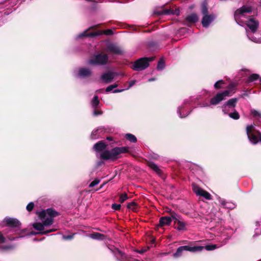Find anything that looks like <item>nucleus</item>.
I'll use <instances>...</instances> for the list:
<instances>
[{"label":"nucleus","mask_w":261,"mask_h":261,"mask_svg":"<svg viewBox=\"0 0 261 261\" xmlns=\"http://www.w3.org/2000/svg\"><path fill=\"white\" fill-rule=\"evenodd\" d=\"M252 11V7L244 6L235 12L234 17L238 24L241 25V23H245L249 29V30H246L248 39L254 42L260 43H261V36H259V33L256 32L258 27V21H256L252 17L246 20L244 19V18H247L248 14H250Z\"/></svg>","instance_id":"1"},{"label":"nucleus","mask_w":261,"mask_h":261,"mask_svg":"<svg viewBox=\"0 0 261 261\" xmlns=\"http://www.w3.org/2000/svg\"><path fill=\"white\" fill-rule=\"evenodd\" d=\"M57 213L51 208H48L38 213V216L42 223L36 222L33 225V227L40 231V233L45 234L55 231L57 229L51 228L45 230V227L51 225L54 222V218L57 216Z\"/></svg>","instance_id":"2"},{"label":"nucleus","mask_w":261,"mask_h":261,"mask_svg":"<svg viewBox=\"0 0 261 261\" xmlns=\"http://www.w3.org/2000/svg\"><path fill=\"white\" fill-rule=\"evenodd\" d=\"M129 150L128 147H117L111 150L103 151L100 153V157L105 160L115 161L120 157L121 154L127 152Z\"/></svg>","instance_id":"3"},{"label":"nucleus","mask_w":261,"mask_h":261,"mask_svg":"<svg viewBox=\"0 0 261 261\" xmlns=\"http://www.w3.org/2000/svg\"><path fill=\"white\" fill-rule=\"evenodd\" d=\"M246 133L251 143L255 144L259 141L261 142V133L256 129L254 124L247 126Z\"/></svg>","instance_id":"4"},{"label":"nucleus","mask_w":261,"mask_h":261,"mask_svg":"<svg viewBox=\"0 0 261 261\" xmlns=\"http://www.w3.org/2000/svg\"><path fill=\"white\" fill-rule=\"evenodd\" d=\"M203 250V246H182L178 247L176 251L173 254L174 258H178L182 256L185 251L192 252H200Z\"/></svg>","instance_id":"5"},{"label":"nucleus","mask_w":261,"mask_h":261,"mask_svg":"<svg viewBox=\"0 0 261 261\" xmlns=\"http://www.w3.org/2000/svg\"><path fill=\"white\" fill-rule=\"evenodd\" d=\"M201 13L203 15L201 20L202 25L204 28H208L216 18V16L213 14H208V9L204 4L202 6Z\"/></svg>","instance_id":"6"},{"label":"nucleus","mask_w":261,"mask_h":261,"mask_svg":"<svg viewBox=\"0 0 261 261\" xmlns=\"http://www.w3.org/2000/svg\"><path fill=\"white\" fill-rule=\"evenodd\" d=\"M153 60V58H141L137 60L133 64L132 68L136 71L144 70L149 66V62Z\"/></svg>","instance_id":"7"},{"label":"nucleus","mask_w":261,"mask_h":261,"mask_svg":"<svg viewBox=\"0 0 261 261\" xmlns=\"http://www.w3.org/2000/svg\"><path fill=\"white\" fill-rule=\"evenodd\" d=\"M108 57L106 54H99L88 61V63L93 65H102L107 64Z\"/></svg>","instance_id":"8"},{"label":"nucleus","mask_w":261,"mask_h":261,"mask_svg":"<svg viewBox=\"0 0 261 261\" xmlns=\"http://www.w3.org/2000/svg\"><path fill=\"white\" fill-rule=\"evenodd\" d=\"M89 29L85 30L84 32L81 33L77 36V38H82L83 37H95L99 35H101L102 34H105L106 35H111L113 34V31L112 30L108 29L105 31H98L96 32H92V33H88Z\"/></svg>","instance_id":"9"},{"label":"nucleus","mask_w":261,"mask_h":261,"mask_svg":"<svg viewBox=\"0 0 261 261\" xmlns=\"http://www.w3.org/2000/svg\"><path fill=\"white\" fill-rule=\"evenodd\" d=\"M232 93V90H227L218 93L214 97L211 99L210 104L212 105L218 104L220 101L224 99L225 97L230 96Z\"/></svg>","instance_id":"10"},{"label":"nucleus","mask_w":261,"mask_h":261,"mask_svg":"<svg viewBox=\"0 0 261 261\" xmlns=\"http://www.w3.org/2000/svg\"><path fill=\"white\" fill-rule=\"evenodd\" d=\"M193 192L198 196L202 197L206 200L212 199L211 195L195 184H192Z\"/></svg>","instance_id":"11"},{"label":"nucleus","mask_w":261,"mask_h":261,"mask_svg":"<svg viewBox=\"0 0 261 261\" xmlns=\"http://www.w3.org/2000/svg\"><path fill=\"white\" fill-rule=\"evenodd\" d=\"M238 101L236 98H231L228 100L223 106V112L224 114H227L230 109H233Z\"/></svg>","instance_id":"12"},{"label":"nucleus","mask_w":261,"mask_h":261,"mask_svg":"<svg viewBox=\"0 0 261 261\" xmlns=\"http://www.w3.org/2000/svg\"><path fill=\"white\" fill-rule=\"evenodd\" d=\"M107 47L109 52L118 55H121L123 53L121 47L113 43H108Z\"/></svg>","instance_id":"13"},{"label":"nucleus","mask_w":261,"mask_h":261,"mask_svg":"<svg viewBox=\"0 0 261 261\" xmlns=\"http://www.w3.org/2000/svg\"><path fill=\"white\" fill-rule=\"evenodd\" d=\"M117 75L116 73L108 72L103 73L101 76V80L106 83H111Z\"/></svg>","instance_id":"14"},{"label":"nucleus","mask_w":261,"mask_h":261,"mask_svg":"<svg viewBox=\"0 0 261 261\" xmlns=\"http://www.w3.org/2000/svg\"><path fill=\"white\" fill-rule=\"evenodd\" d=\"M4 222H5L8 226L11 227H18L20 225L18 220L12 218H6Z\"/></svg>","instance_id":"15"},{"label":"nucleus","mask_w":261,"mask_h":261,"mask_svg":"<svg viewBox=\"0 0 261 261\" xmlns=\"http://www.w3.org/2000/svg\"><path fill=\"white\" fill-rule=\"evenodd\" d=\"M91 71L87 68H81L79 70L77 76L80 77H87L91 74Z\"/></svg>","instance_id":"16"},{"label":"nucleus","mask_w":261,"mask_h":261,"mask_svg":"<svg viewBox=\"0 0 261 261\" xmlns=\"http://www.w3.org/2000/svg\"><path fill=\"white\" fill-rule=\"evenodd\" d=\"M175 228L179 231H185L186 230V224L179 219L177 221H174Z\"/></svg>","instance_id":"17"},{"label":"nucleus","mask_w":261,"mask_h":261,"mask_svg":"<svg viewBox=\"0 0 261 261\" xmlns=\"http://www.w3.org/2000/svg\"><path fill=\"white\" fill-rule=\"evenodd\" d=\"M217 199L220 202L221 205L224 207L232 209L234 207V204L231 202H227L225 200L221 199L220 197L218 196Z\"/></svg>","instance_id":"18"},{"label":"nucleus","mask_w":261,"mask_h":261,"mask_svg":"<svg viewBox=\"0 0 261 261\" xmlns=\"http://www.w3.org/2000/svg\"><path fill=\"white\" fill-rule=\"evenodd\" d=\"M106 147V144L103 141H99L94 145V149L96 151H101Z\"/></svg>","instance_id":"19"},{"label":"nucleus","mask_w":261,"mask_h":261,"mask_svg":"<svg viewBox=\"0 0 261 261\" xmlns=\"http://www.w3.org/2000/svg\"><path fill=\"white\" fill-rule=\"evenodd\" d=\"M172 221L170 217H163L160 219V223L162 226L165 225H169Z\"/></svg>","instance_id":"20"},{"label":"nucleus","mask_w":261,"mask_h":261,"mask_svg":"<svg viewBox=\"0 0 261 261\" xmlns=\"http://www.w3.org/2000/svg\"><path fill=\"white\" fill-rule=\"evenodd\" d=\"M186 20L191 23H195L198 20V17L195 13H192L187 16Z\"/></svg>","instance_id":"21"},{"label":"nucleus","mask_w":261,"mask_h":261,"mask_svg":"<svg viewBox=\"0 0 261 261\" xmlns=\"http://www.w3.org/2000/svg\"><path fill=\"white\" fill-rule=\"evenodd\" d=\"M90 237L93 239L103 240L105 236L101 233L98 232H94L90 235Z\"/></svg>","instance_id":"22"},{"label":"nucleus","mask_w":261,"mask_h":261,"mask_svg":"<svg viewBox=\"0 0 261 261\" xmlns=\"http://www.w3.org/2000/svg\"><path fill=\"white\" fill-rule=\"evenodd\" d=\"M5 238L4 237L3 235L0 232V249L2 250H7L8 249H10L11 247L10 246H4L2 245L1 244L5 242Z\"/></svg>","instance_id":"23"},{"label":"nucleus","mask_w":261,"mask_h":261,"mask_svg":"<svg viewBox=\"0 0 261 261\" xmlns=\"http://www.w3.org/2000/svg\"><path fill=\"white\" fill-rule=\"evenodd\" d=\"M125 136L127 140L132 142L135 143L137 141V138L134 135L126 134Z\"/></svg>","instance_id":"24"},{"label":"nucleus","mask_w":261,"mask_h":261,"mask_svg":"<svg viewBox=\"0 0 261 261\" xmlns=\"http://www.w3.org/2000/svg\"><path fill=\"white\" fill-rule=\"evenodd\" d=\"M99 103V101L98 100V97L97 95H96L93 97L91 101V105L93 108L96 109V107L98 105Z\"/></svg>","instance_id":"25"},{"label":"nucleus","mask_w":261,"mask_h":261,"mask_svg":"<svg viewBox=\"0 0 261 261\" xmlns=\"http://www.w3.org/2000/svg\"><path fill=\"white\" fill-rule=\"evenodd\" d=\"M103 131L102 128H99L96 130H93L91 133V138L93 139H96L98 138V136H97V133H99V132H102Z\"/></svg>","instance_id":"26"},{"label":"nucleus","mask_w":261,"mask_h":261,"mask_svg":"<svg viewBox=\"0 0 261 261\" xmlns=\"http://www.w3.org/2000/svg\"><path fill=\"white\" fill-rule=\"evenodd\" d=\"M113 253L116 258L119 260L120 258H121V256H122L123 252L120 250L116 249L113 251Z\"/></svg>","instance_id":"27"},{"label":"nucleus","mask_w":261,"mask_h":261,"mask_svg":"<svg viewBox=\"0 0 261 261\" xmlns=\"http://www.w3.org/2000/svg\"><path fill=\"white\" fill-rule=\"evenodd\" d=\"M113 253L116 258L119 260L120 258H121V256H122L123 252L120 250L116 249L113 251Z\"/></svg>","instance_id":"28"},{"label":"nucleus","mask_w":261,"mask_h":261,"mask_svg":"<svg viewBox=\"0 0 261 261\" xmlns=\"http://www.w3.org/2000/svg\"><path fill=\"white\" fill-rule=\"evenodd\" d=\"M259 75L257 74H252L250 75L247 80L248 82H252L258 79Z\"/></svg>","instance_id":"29"},{"label":"nucleus","mask_w":261,"mask_h":261,"mask_svg":"<svg viewBox=\"0 0 261 261\" xmlns=\"http://www.w3.org/2000/svg\"><path fill=\"white\" fill-rule=\"evenodd\" d=\"M149 167L152 169V170H153L154 171H155L156 172H157L158 173H159L160 172V169H159V168L158 167V166L155 164L154 163H150L149 164Z\"/></svg>","instance_id":"30"},{"label":"nucleus","mask_w":261,"mask_h":261,"mask_svg":"<svg viewBox=\"0 0 261 261\" xmlns=\"http://www.w3.org/2000/svg\"><path fill=\"white\" fill-rule=\"evenodd\" d=\"M229 116L230 118H231L233 119H235V120L239 119L240 118V115H239V113L236 111L233 112V113H229Z\"/></svg>","instance_id":"31"},{"label":"nucleus","mask_w":261,"mask_h":261,"mask_svg":"<svg viewBox=\"0 0 261 261\" xmlns=\"http://www.w3.org/2000/svg\"><path fill=\"white\" fill-rule=\"evenodd\" d=\"M170 217L172 220H174V221H177V220H179L180 218V216L178 215L175 212H171L170 213Z\"/></svg>","instance_id":"32"},{"label":"nucleus","mask_w":261,"mask_h":261,"mask_svg":"<svg viewBox=\"0 0 261 261\" xmlns=\"http://www.w3.org/2000/svg\"><path fill=\"white\" fill-rule=\"evenodd\" d=\"M127 207L128 208H129L130 210H132L133 211H135L136 207H137V204L135 202H132L130 203H129L127 204Z\"/></svg>","instance_id":"33"},{"label":"nucleus","mask_w":261,"mask_h":261,"mask_svg":"<svg viewBox=\"0 0 261 261\" xmlns=\"http://www.w3.org/2000/svg\"><path fill=\"white\" fill-rule=\"evenodd\" d=\"M119 261H132V258L126 255L125 254L123 253L122 254V256H121V258H120Z\"/></svg>","instance_id":"34"},{"label":"nucleus","mask_w":261,"mask_h":261,"mask_svg":"<svg viewBox=\"0 0 261 261\" xmlns=\"http://www.w3.org/2000/svg\"><path fill=\"white\" fill-rule=\"evenodd\" d=\"M128 199V196L126 194H123L121 195L119 197V201L121 203H123L126 200Z\"/></svg>","instance_id":"35"},{"label":"nucleus","mask_w":261,"mask_h":261,"mask_svg":"<svg viewBox=\"0 0 261 261\" xmlns=\"http://www.w3.org/2000/svg\"><path fill=\"white\" fill-rule=\"evenodd\" d=\"M224 84V82L222 80L217 81L214 85L215 88L218 89L221 88V85Z\"/></svg>","instance_id":"36"},{"label":"nucleus","mask_w":261,"mask_h":261,"mask_svg":"<svg viewBox=\"0 0 261 261\" xmlns=\"http://www.w3.org/2000/svg\"><path fill=\"white\" fill-rule=\"evenodd\" d=\"M117 87H118V85L117 84L110 85L108 87H107V88L106 89V91L107 92H109L111 91L114 88H116Z\"/></svg>","instance_id":"37"},{"label":"nucleus","mask_w":261,"mask_h":261,"mask_svg":"<svg viewBox=\"0 0 261 261\" xmlns=\"http://www.w3.org/2000/svg\"><path fill=\"white\" fill-rule=\"evenodd\" d=\"M164 63L163 61L160 60L159 61L158 65H157V69L158 70H162L164 68Z\"/></svg>","instance_id":"38"},{"label":"nucleus","mask_w":261,"mask_h":261,"mask_svg":"<svg viewBox=\"0 0 261 261\" xmlns=\"http://www.w3.org/2000/svg\"><path fill=\"white\" fill-rule=\"evenodd\" d=\"M100 182V180L98 179H95L93 181H92L89 185V187H93L95 186L98 185Z\"/></svg>","instance_id":"39"},{"label":"nucleus","mask_w":261,"mask_h":261,"mask_svg":"<svg viewBox=\"0 0 261 261\" xmlns=\"http://www.w3.org/2000/svg\"><path fill=\"white\" fill-rule=\"evenodd\" d=\"M181 109H182V107H179L177 109V113L179 116V117L180 118H184L186 116H187L188 114H186V115H181Z\"/></svg>","instance_id":"40"},{"label":"nucleus","mask_w":261,"mask_h":261,"mask_svg":"<svg viewBox=\"0 0 261 261\" xmlns=\"http://www.w3.org/2000/svg\"><path fill=\"white\" fill-rule=\"evenodd\" d=\"M34 204L33 202H30L27 206V210L30 212L31 211L33 207H34Z\"/></svg>","instance_id":"41"},{"label":"nucleus","mask_w":261,"mask_h":261,"mask_svg":"<svg viewBox=\"0 0 261 261\" xmlns=\"http://www.w3.org/2000/svg\"><path fill=\"white\" fill-rule=\"evenodd\" d=\"M112 208L114 210H119L121 208V205L120 204L114 203L112 205Z\"/></svg>","instance_id":"42"},{"label":"nucleus","mask_w":261,"mask_h":261,"mask_svg":"<svg viewBox=\"0 0 261 261\" xmlns=\"http://www.w3.org/2000/svg\"><path fill=\"white\" fill-rule=\"evenodd\" d=\"M205 248L206 250H213L216 248L215 245H206L205 247H203V249Z\"/></svg>","instance_id":"43"},{"label":"nucleus","mask_w":261,"mask_h":261,"mask_svg":"<svg viewBox=\"0 0 261 261\" xmlns=\"http://www.w3.org/2000/svg\"><path fill=\"white\" fill-rule=\"evenodd\" d=\"M251 114L254 117H260L261 114L257 111L255 110H252L251 111Z\"/></svg>","instance_id":"44"},{"label":"nucleus","mask_w":261,"mask_h":261,"mask_svg":"<svg viewBox=\"0 0 261 261\" xmlns=\"http://www.w3.org/2000/svg\"><path fill=\"white\" fill-rule=\"evenodd\" d=\"M74 234L75 233L72 235L63 236V239L65 240H71L73 238Z\"/></svg>","instance_id":"45"},{"label":"nucleus","mask_w":261,"mask_h":261,"mask_svg":"<svg viewBox=\"0 0 261 261\" xmlns=\"http://www.w3.org/2000/svg\"><path fill=\"white\" fill-rule=\"evenodd\" d=\"M101 114H102V112L101 111L97 110L95 109V110L93 111V115L94 116H97V115H101Z\"/></svg>","instance_id":"46"},{"label":"nucleus","mask_w":261,"mask_h":261,"mask_svg":"<svg viewBox=\"0 0 261 261\" xmlns=\"http://www.w3.org/2000/svg\"><path fill=\"white\" fill-rule=\"evenodd\" d=\"M135 83H136L135 81H130L129 83V86L126 89H128L129 88H130L131 87H132L133 85H134Z\"/></svg>","instance_id":"47"},{"label":"nucleus","mask_w":261,"mask_h":261,"mask_svg":"<svg viewBox=\"0 0 261 261\" xmlns=\"http://www.w3.org/2000/svg\"><path fill=\"white\" fill-rule=\"evenodd\" d=\"M124 90V89H116L113 91V93H119V92H122Z\"/></svg>","instance_id":"48"},{"label":"nucleus","mask_w":261,"mask_h":261,"mask_svg":"<svg viewBox=\"0 0 261 261\" xmlns=\"http://www.w3.org/2000/svg\"><path fill=\"white\" fill-rule=\"evenodd\" d=\"M210 105L207 103H203L201 105V107H208Z\"/></svg>","instance_id":"49"},{"label":"nucleus","mask_w":261,"mask_h":261,"mask_svg":"<svg viewBox=\"0 0 261 261\" xmlns=\"http://www.w3.org/2000/svg\"><path fill=\"white\" fill-rule=\"evenodd\" d=\"M145 251H146L145 250H141L138 251V252L141 254V253H143Z\"/></svg>","instance_id":"50"},{"label":"nucleus","mask_w":261,"mask_h":261,"mask_svg":"<svg viewBox=\"0 0 261 261\" xmlns=\"http://www.w3.org/2000/svg\"><path fill=\"white\" fill-rule=\"evenodd\" d=\"M154 80H155V79H153V78H151V79H148V82H151V81H154Z\"/></svg>","instance_id":"51"},{"label":"nucleus","mask_w":261,"mask_h":261,"mask_svg":"<svg viewBox=\"0 0 261 261\" xmlns=\"http://www.w3.org/2000/svg\"><path fill=\"white\" fill-rule=\"evenodd\" d=\"M36 233H37L36 232H31V233L29 234V235H30V234H36Z\"/></svg>","instance_id":"52"},{"label":"nucleus","mask_w":261,"mask_h":261,"mask_svg":"<svg viewBox=\"0 0 261 261\" xmlns=\"http://www.w3.org/2000/svg\"><path fill=\"white\" fill-rule=\"evenodd\" d=\"M165 14H169V12L168 11H166V12H165Z\"/></svg>","instance_id":"53"},{"label":"nucleus","mask_w":261,"mask_h":261,"mask_svg":"<svg viewBox=\"0 0 261 261\" xmlns=\"http://www.w3.org/2000/svg\"><path fill=\"white\" fill-rule=\"evenodd\" d=\"M107 139H108V140H112L111 138H110V137H108V138H107Z\"/></svg>","instance_id":"54"},{"label":"nucleus","mask_w":261,"mask_h":261,"mask_svg":"<svg viewBox=\"0 0 261 261\" xmlns=\"http://www.w3.org/2000/svg\"><path fill=\"white\" fill-rule=\"evenodd\" d=\"M168 254V253H165L163 254V255H167Z\"/></svg>","instance_id":"55"},{"label":"nucleus","mask_w":261,"mask_h":261,"mask_svg":"<svg viewBox=\"0 0 261 261\" xmlns=\"http://www.w3.org/2000/svg\"><path fill=\"white\" fill-rule=\"evenodd\" d=\"M101 163H102L99 162L98 164L100 165Z\"/></svg>","instance_id":"56"},{"label":"nucleus","mask_w":261,"mask_h":261,"mask_svg":"<svg viewBox=\"0 0 261 261\" xmlns=\"http://www.w3.org/2000/svg\"><path fill=\"white\" fill-rule=\"evenodd\" d=\"M260 80V81L261 82V77L260 78V80Z\"/></svg>","instance_id":"57"}]
</instances>
